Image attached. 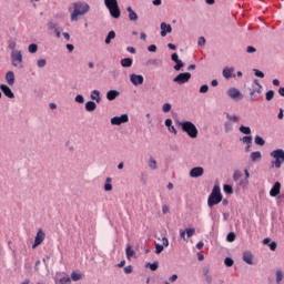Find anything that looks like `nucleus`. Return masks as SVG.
I'll return each mask as SVG.
<instances>
[{
    "instance_id": "nucleus-1",
    "label": "nucleus",
    "mask_w": 284,
    "mask_h": 284,
    "mask_svg": "<svg viewBox=\"0 0 284 284\" xmlns=\"http://www.w3.org/2000/svg\"><path fill=\"white\" fill-rule=\"evenodd\" d=\"M73 12L71 13V21H79V17H83L90 12V4L88 2H75L73 3Z\"/></svg>"
},
{
    "instance_id": "nucleus-2",
    "label": "nucleus",
    "mask_w": 284,
    "mask_h": 284,
    "mask_svg": "<svg viewBox=\"0 0 284 284\" xmlns=\"http://www.w3.org/2000/svg\"><path fill=\"white\" fill-rule=\"evenodd\" d=\"M270 156L274 159V161H271V168H275L276 170H281L283 163H284V150L283 149H276L270 153Z\"/></svg>"
},
{
    "instance_id": "nucleus-3",
    "label": "nucleus",
    "mask_w": 284,
    "mask_h": 284,
    "mask_svg": "<svg viewBox=\"0 0 284 284\" xmlns=\"http://www.w3.org/2000/svg\"><path fill=\"white\" fill-rule=\"evenodd\" d=\"M223 201V195L221 194V187L215 185L209 195L207 205L209 207H214V205H219Z\"/></svg>"
},
{
    "instance_id": "nucleus-4",
    "label": "nucleus",
    "mask_w": 284,
    "mask_h": 284,
    "mask_svg": "<svg viewBox=\"0 0 284 284\" xmlns=\"http://www.w3.org/2000/svg\"><path fill=\"white\" fill-rule=\"evenodd\" d=\"M183 132H186L191 139H196L199 136V129L196 125L190 121H184L179 123Z\"/></svg>"
},
{
    "instance_id": "nucleus-5",
    "label": "nucleus",
    "mask_w": 284,
    "mask_h": 284,
    "mask_svg": "<svg viewBox=\"0 0 284 284\" xmlns=\"http://www.w3.org/2000/svg\"><path fill=\"white\" fill-rule=\"evenodd\" d=\"M104 6L108 8L113 19H119L121 17V9L119 8V1L104 0Z\"/></svg>"
},
{
    "instance_id": "nucleus-6",
    "label": "nucleus",
    "mask_w": 284,
    "mask_h": 284,
    "mask_svg": "<svg viewBox=\"0 0 284 284\" xmlns=\"http://www.w3.org/2000/svg\"><path fill=\"white\" fill-rule=\"evenodd\" d=\"M11 63L13 65V68H23V53H21V51H12L11 52Z\"/></svg>"
},
{
    "instance_id": "nucleus-7",
    "label": "nucleus",
    "mask_w": 284,
    "mask_h": 284,
    "mask_svg": "<svg viewBox=\"0 0 284 284\" xmlns=\"http://www.w3.org/2000/svg\"><path fill=\"white\" fill-rule=\"evenodd\" d=\"M191 79H192V73L184 72V73L178 74L173 79V83H178V85H183V84L187 83Z\"/></svg>"
},
{
    "instance_id": "nucleus-8",
    "label": "nucleus",
    "mask_w": 284,
    "mask_h": 284,
    "mask_svg": "<svg viewBox=\"0 0 284 284\" xmlns=\"http://www.w3.org/2000/svg\"><path fill=\"white\" fill-rule=\"evenodd\" d=\"M226 94L230 97V99H233V101H241L243 99V93H241V91L236 88L229 89Z\"/></svg>"
},
{
    "instance_id": "nucleus-9",
    "label": "nucleus",
    "mask_w": 284,
    "mask_h": 284,
    "mask_svg": "<svg viewBox=\"0 0 284 284\" xmlns=\"http://www.w3.org/2000/svg\"><path fill=\"white\" fill-rule=\"evenodd\" d=\"M130 121V116L128 114H122L120 116H113L111 119V125H123V123H128Z\"/></svg>"
},
{
    "instance_id": "nucleus-10",
    "label": "nucleus",
    "mask_w": 284,
    "mask_h": 284,
    "mask_svg": "<svg viewBox=\"0 0 284 284\" xmlns=\"http://www.w3.org/2000/svg\"><path fill=\"white\" fill-rule=\"evenodd\" d=\"M43 241H45V232H43V229H39L32 248L34 250L36 247H39Z\"/></svg>"
},
{
    "instance_id": "nucleus-11",
    "label": "nucleus",
    "mask_w": 284,
    "mask_h": 284,
    "mask_svg": "<svg viewBox=\"0 0 284 284\" xmlns=\"http://www.w3.org/2000/svg\"><path fill=\"white\" fill-rule=\"evenodd\" d=\"M203 174H205V169L202 166H195L190 171L191 179H199V176H203Z\"/></svg>"
},
{
    "instance_id": "nucleus-12",
    "label": "nucleus",
    "mask_w": 284,
    "mask_h": 284,
    "mask_svg": "<svg viewBox=\"0 0 284 284\" xmlns=\"http://www.w3.org/2000/svg\"><path fill=\"white\" fill-rule=\"evenodd\" d=\"M132 85H143L144 78L141 74L132 73L130 75Z\"/></svg>"
},
{
    "instance_id": "nucleus-13",
    "label": "nucleus",
    "mask_w": 284,
    "mask_h": 284,
    "mask_svg": "<svg viewBox=\"0 0 284 284\" xmlns=\"http://www.w3.org/2000/svg\"><path fill=\"white\" fill-rule=\"evenodd\" d=\"M160 29H161V37H168V34L172 32V26L165 22H162L160 24Z\"/></svg>"
},
{
    "instance_id": "nucleus-14",
    "label": "nucleus",
    "mask_w": 284,
    "mask_h": 284,
    "mask_svg": "<svg viewBox=\"0 0 284 284\" xmlns=\"http://www.w3.org/2000/svg\"><path fill=\"white\" fill-rule=\"evenodd\" d=\"M1 92H3L4 97H8V99H14V93L12 92V89L8 87L7 84L0 85Z\"/></svg>"
},
{
    "instance_id": "nucleus-15",
    "label": "nucleus",
    "mask_w": 284,
    "mask_h": 284,
    "mask_svg": "<svg viewBox=\"0 0 284 284\" xmlns=\"http://www.w3.org/2000/svg\"><path fill=\"white\" fill-rule=\"evenodd\" d=\"M146 65H153V68H163V60L161 59H149Z\"/></svg>"
},
{
    "instance_id": "nucleus-16",
    "label": "nucleus",
    "mask_w": 284,
    "mask_h": 284,
    "mask_svg": "<svg viewBox=\"0 0 284 284\" xmlns=\"http://www.w3.org/2000/svg\"><path fill=\"white\" fill-rule=\"evenodd\" d=\"M281 194V182H275L270 191V196H278Z\"/></svg>"
},
{
    "instance_id": "nucleus-17",
    "label": "nucleus",
    "mask_w": 284,
    "mask_h": 284,
    "mask_svg": "<svg viewBox=\"0 0 284 284\" xmlns=\"http://www.w3.org/2000/svg\"><path fill=\"white\" fill-rule=\"evenodd\" d=\"M243 261L244 263H247V265H253L254 264V255H252V252L246 251L243 253Z\"/></svg>"
},
{
    "instance_id": "nucleus-18",
    "label": "nucleus",
    "mask_w": 284,
    "mask_h": 284,
    "mask_svg": "<svg viewBox=\"0 0 284 284\" xmlns=\"http://www.w3.org/2000/svg\"><path fill=\"white\" fill-rule=\"evenodd\" d=\"M90 98L92 101H95L97 103H101V92L99 90L91 91Z\"/></svg>"
},
{
    "instance_id": "nucleus-19",
    "label": "nucleus",
    "mask_w": 284,
    "mask_h": 284,
    "mask_svg": "<svg viewBox=\"0 0 284 284\" xmlns=\"http://www.w3.org/2000/svg\"><path fill=\"white\" fill-rule=\"evenodd\" d=\"M126 12H129V19L130 21H139V14H136L134 12V10L132 9V7H128L126 8Z\"/></svg>"
},
{
    "instance_id": "nucleus-20",
    "label": "nucleus",
    "mask_w": 284,
    "mask_h": 284,
    "mask_svg": "<svg viewBox=\"0 0 284 284\" xmlns=\"http://www.w3.org/2000/svg\"><path fill=\"white\" fill-rule=\"evenodd\" d=\"M121 93L116 90H110L109 92H106V99L108 101H114V99H116V97H119Z\"/></svg>"
},
{
    "instance_id": "nucleus-21",
    "label": "nucleus",
    "mask_w": 284,
    "mask_h": 284,
    "mask_svg": "<svg viewBox=\"0 0 284 284\" xmlns=\"http://www.w3.org/2000/svg\"><path fill=\"white\" fill-rule=\"evenodd\" d=\"M6 81H7L8 85H14V72H12V71L7 72Z\"/></svg>"
},
{
    "instance_id": "nucleus-22",
    "label": "nucleus",
    "mask_w": 284,
    "mask_h": 284,
    "mask_svg": "<svg viewBox=\"0 0 284 284\" xmlns=\"http://www.w3.org/2000/svg\"><path fill=\"white\" fill-rule=\"evenodd\" d=\"M233 73H234V68H224L222 71L224 79H232Z\"/></svg>"
},
{
    "instance_id": "nucleus-23",
    "label": "nucleus",
    "mask_w": 284,
    "mask_h": 284,
    "mask_svg": "<svg viewBox=\"0 0 284 284\" xmlns=\"http://www.w3.org/2000/svg\"><path fill=\"white\" fill-rule=\"evenodd\" d=\"M85 110H87V112H94V110H97V102H94V101H88L87 103H85Z\"/></svg>"
},
{
    "instance_id": "nucleus-24",
    "label": "nucleus",
    "mask_w": 284,
    "mask_h": 284,
    "mask_svg": "<svg viewBox=\"0 0 284 284\" xmlns=\"http://www.w3.org/2000/svg\"><path fill=\"white\" fill-rule=\"evenodd\" d=\"M132 63H134L132 58H124L121 60L122 68H132Z\"/></svg>"
},
{
    "instance_id": "nucleus-25",
    "label": "nucleus",
    "mask_w": 284,
    "mask_h": 284,
    "mask_svg": "<svg viewBox=\"0 0 284 284\" xmlns=\"http://www.w3.org/2000/svg\"><path fill=\"white\" fill-rule=\"evenodd\" d=\"M245 179L240 181V185L245 187V185H248L250 183V171L247 169L244 170Z\"/></svg>"
},
{
    "instance_id": "nucleus-26",
    "label": "nucleus",
    "mask_w": 284,
    "mask_h": 284,
    "mask_svg": "<svg viewBox=\"0 0 284 284\" xmlns=\"http://www.w3.org/2000/svg\"><path fill=\"white\" fill-rule=\"evenodd\" d=\"M112 39H116V32L114 31H110L104 40V42L106 43V45H110V43H112Z\"/></svg>"
},
{
    "instance_id": "nucleus-27",
    "label": "nucleus",
    "mask_w": 284,
    "mask_h": 284,
    "mask_svg": "<svg viewBox=\"0 0 284 284\" xmlns=\"http://www.w3.org/2000/svg\"><path fill=\"white\" fill-rule=\"evenodd\" d=\"M263 158L260 151H255L251 153V161L255 163V161H258Z\"/></svg>"
},
{
    "instance_id": "nucleus-28",
    "label": "nucleus",
    "mask_w": 284,
    "mask_h": 284,
    "mask_svg": "<svg viewBox=\"0 0 284 284\" xmlns=\"http://www.w3.org/2000/svg\"><path fill=\"white\" fill-rule=\"evenodd\" d=\"M104 191L112 192V178H106L105 184H104Z\"/></svg>"
},
{
    "instance_id": "nucleus-29",
    "label": "nucleus",
    "mask_w": 284,
    "mask_h": 284,
    "mask_svg": "<svg viewBox=\"0 0 284 284\" xmlns=\"http://www.w3.org/2000/svg\"><path fill=\"white\" fill-rule=\"evenodd\" d=\"M283 277H284L283 271L276 270V272H275L276 284H280L283 281Z\"/></svg>"
},
{
    "instance_id": "nucleus-30",
    "label": "nucleus",
    "mask_w": 284,
    "mask_h": 284,
    "mask_svg": "<svg viewBox=\"0 0 284 284\" xmlns=\"http://www.w3.org/2000/svg\"><path fill=\"white\" fill-rule=\"evenodd\" d=\"M126 258L131 260L134 256V250H132V245L128 244L125 248Z\"/></svg>"
},
{
    "instance_id": "nucleus-31",
    "label": "nucleus",
    "mask_w": 284,
    "mask_h": 284,
    "mask_svg": "<svg viewBox=\"0 0 284 284\" xmlns=\"http://www.w3.org/2000/svg\"><path fill=\"white\" fill-rule=\"evenodd\" d=\"M226 114V119L227 121H230V123H239L240 119L237 115H232L230 113H225Z\"/></svg>"
},
{
    "instance_id": "nucleus-32",
    "label": "nucleus",
    "mask_w": 284,
    "mask_h": 284,
    "mask_svg": "<svg viewBox=\"0 0 284 284\" xmlns=\"http://www.w3.org/2000/svg\"><path fill=\"white\" fill-rule=\"evenodd\" d=\"M148 165L150 168V170H158V164H156V160H154L153 158L149 159Z\"/></svg>"
},
{
    "instance_id": "nucleus-33",
    "label": "nucleus",
    "mask_w": 284,
    "mask_h": 284,
    "mask_svg": "<svg viewBox=\"0 0 284 284\" xmlns=\"http://www.w3.org/2000/svg\"><path fill=\"white\" fill-rule=\"evenodd\" d=\"M39 50V45H37V43H32L28 47V51L30 52V54H37Z\"/></svg>"
},
{
    "instance_id": "nucleus-34",
    "label": "nucleus",
    "mask_w": 284,
    "mask_h": 284,
    "mask_svg": "<svg viewBox=\"0 0 284 284\" xmlns=\"http://www.w3.org/2000/svg\"><path fill=\"white\" fill-rule=\"evenodd\" d=\"M232 130H234V124H232V122H230L229 120L224 123V132H232Z\"/></svg>"
},
{
    "instance_id": "nucleus-35",
    "label": "nucleus",
    "mask_w": 284,
    "mask_h": 284,
    "mask_svg": "<svg viewBox=\"0 0 284 284\" xmlns=\"http://www.w3.org/2000/svg\"><path fill=\"white\" fill-rule=\"evenodd\" d=\"M82 278H83V275L81 273H78V272L71 273V280H73L74 282L81 281Z\"/></svg>"
},
{
    "instance_id": "nucleus-36",
    "label": "nucleus",
    "mask_w": 284,
    "mask_h": 284,
    "mask_svg": "<svg viewBox=\"0 0 284 284\" xmlns=\"http://www.w3.org/2000/svg\"><path fill=\"white\" fill-rule=\"evenodd\" d=\"M241 176H243V173H241V171H234L233 181H235V183H239V181H241Z\"/></svg>"
},
{
    "instance_id": "nucleus-37",
    "label": "nucleus",
    "mask_w": 284,
    "mask_h": 284,
    "mask_svg": "<svg viewBox=\"0 0 284 284\" xmlns=\"http://www.w3.org/2000/svg\"><path fill=\"white\" fill-rule=\"evenodd\" d=\"M240 132H242V134H252V129H250V126L241 125Z\"/></svg>"
},
{
    "instance_id": "nucleus-38",
    "label": "nucleus",
    "mask_w": 284,
    "mask_h": 284,
    "mask_svg": "<svg viewBox=\"0 0 284 284\" xmlns=\"http://www.w3.org/2000/svg\"><path fill=\"white\" fill-rule=\"evenodd\" d=\"M176 64L173 67V69L179 72L181 71V68H184L185 67V63H183L182 60H178V62H175Z\"/></svg>"
},
{
    "instance_id": "nucleus-39",
    "label": "nucleus",
    "mask_w": 284,
    "mask_h": 284,
    "mask_svg": "<svg viewBox=\"0 0 284 284\" xmlns=\"http://www.w3.org/2000/svg\"><path fill=\"white\" fill-rule=\"evenodd\" d=\"M146 267H150L151 272H156L159 270V262L148 263Z\"/></svg>"
},
{
    "instance_id": "nucleus-40",
    "label": "nucleus",
    "mask_w": 284,
    "mask_h": 284,
    "mask_svg": "<svg viewBox=\"0 0 284 284\" xmlns=\"http://www.w3.org/2000/svg\"><path fill=\"white\" fill-rule=\"evenodd\" d=\"M223 190H224L225 194H234V189H232V185L225 184L223 186Z\"/></svg>"
},
{
    "instance_id": "nucleus-41",
    "label": "nucleus",
    "mask_w": 284,
    "mask_h": 284,
    "mask_svg": "<svg viewBox=\"0 0 284 284\" xmlns=\"http://www.w3.org/2000/svg\"><path fill=\"white\" fill-rule=\"evenodd\" d=\"M226 241H229V243H234V241H236V234H234V232L229 233Z\"/></svg>"
},
{
    "instance_id": "nucleus-42",
    "label": "nucleus",
    "mask_w": 284,
    "mask_h": 284,
    "mask_svg": "<svg viewBox=\"0 0 284 284\" xmlns=\"http://www.w3.org/2000/svg\"><path fill=\"white\" fill-rule=\"evenodd\" d=\"M72 283V280L70 278V276H64L62 278L59 280V283L57 284H69Z\"/></svg>"
},
{
    "instance_id": "nucleus-43",
    "label": "nucleus",
    "mask_w": 284,
    "mask_h": 284,
    "mask_svg": "<svg viewBox=\"0 0 284 284\" xmlns=\"http://www.w3.org/2000/svg\"><path fill=\"white\" fill-rule=\"evenodd\" d=\"M48 28H49V30L57 31V30H59V24L57 22L50 21V22H48Z\"/></svg>"
},
{
    "instance_id": "nucleus-44",
    "label": "nucleus",
    "mask_w": 284,
    "mask_h": 284,
    "mask_svg": "<svg viewBox=\"0 0 284 284\" xmlns=\"http://www.w3.org/2000/svg\"><path fill=\"white\" fill-rule=\"evenodd\" d=\"M255 144L263 146V145H265V140H263L260 135H256L255 136Z\"/></svg>"
},
{
    "instance_id": "nucleus-45",
    "label": "nucleus",
    "mask_w": 284,
    "mask_h": 284,
    "mask_svg": "<svg viewBox=\"0 0 284 284\" xmlns=\"http://www.w3.org/2000/svg\"><path fill=\"white\" fill-rule=\"evenodd\" d=\"M243 143H246V145H252V135H245L242 138Z\"/></svg>"
},
{
    "instance_id": "nucleus-46",
    "label": "nucleus",
    "mask_w": 284,
    "mask_h": 284,
    "mask_svg": "<svg viewBox=\"0 0 284 284\" xmlns=\"http://www.w3.org/2000/svg\"><path fill=\"white\" fill-rule=\"evenodd\" d=\"M38 68H45L48 65V61L45 59H40L37 61Z\"/></svg>"
},
{
    "instance_id": "nucleus-47",
    "label": "nucleus",
    "mask_w": 284,
    "mask_h": 284,
    "mask_svg": "<svg viewBox=\"0 0 284 284\" xmlns=\"http://www.w3.org/2000/svg\"><path fill=\"white\" fill-rule=\"evenodd\" d=\"M224 264L226 265V267H232L234 265V260H232V257H226L224 260Z\"/></svg>"
},
{
    "instance_id": "nucleus-48",
    "label": "nucleus",
    "mask_w": 284,
    "mask_h": 284,
    "mask_svg": "<svg viewBox=\"0 0 284 284\" xmlns=\"http://www.w3.org/2000/svg\"><path fill=\"white\" fill-rule=\"evenodd\" d=\"M185 232H186L187 239H191V236H194V234H196L195 229H186Z\"/></svg>"
},
{
    "instance_id": "nucleus-49",
    "label": "nucleus",
    "mask_w": 284,
    "mask_h": 284,
    "mask_svg": "<svg viewBox=\"0 0 284 284\" xmlns=\"http://www.w3.org/2000/svg\"><path fill=\"white\" fill-rule=\"evenodd\" d=\"M253 72H254L255 77H258V79H265V73H263L258 69H254Z\"/></svg>"
},
{
    "instance_id": "nucleus-50",
    "label": "nucleus",
    "mask_w": 284,
    "mask_h": 284,
    "mask_svg": "<svg viewBox=\"0 0 284 284\" xmlns=\"http://www.w3.org/2000/svg\"><path fill=\"white\" fill-rule=\"evenodd\" d=\"M172 110V104L170 103H164L163 106H162V112H170Z\"/></svg>"
},
{
    "instance_id": "nucleus-51",
    "label": "nucleus",
    "mask_w": 284,
    "mask_h": 284,
    "mask_svg": "<svg viewBox=\"0 0 284 284\" xmlns=\"http://www.w3.org/2000/svg\"><path fill=\"white\" fill-rule=\"evenodd\" d=\"M209 90H210V87L207 84H203L200 88V94H206V92H209Z\"/></svg>"
},
{
    "instance_id": "nucleus-52",
    "label": "nucleus",
    "mask_w": 284,
    "mask_h": 284,
    "mask_svg": "<svg viewBox=\"0 0 284 284\" xmlns=\"http://www.w3.org/2000/svg\"><path fill=\"white\" fill-rule=\"evenodd\" d=\"M75 103H85V98L82 94L75 97Z\"/></svg>"
},
{
    "instance_id": "nucleus-53",
    "label": "nucleus",
    "mask_w": 284,
    "mask_h": 284,
    "mask_svg": "<svg viewBox=\"0 0 284 284\" xmlns=\"http://www.w3.org/2000/svg\"><path fill=\"white\" fill-rule=\"evenodd\" d=\"M163 250H164V246L162 244H155V254H161Z\"/></svg>"
},
{
    "instance_id": "nucleus-54",
    "label": "nucleus",
    "mask_w": 284,
    "mask_h": 284,
    "mask_svg": "<svg viewBox=\"0 0 284 284\" xmlns=\"http://www.w3.org/2000/svg\"><path fill=\"white\" fill-rule=\"evenodd\" d=\"M274 99V91L270 90L266 92V101H272Z\"/></svg>"
},
{
    "instance_id": "nucleus-55",
    "label": "nucleus",
    "mask_w": 284,
    "mask_h": 284,
    "mask_svg": "<svg viewBox=\"0 0 284 284\" xmlns=\"http://www.w3.org/2000/svg\"><path fill=\"white\" fill-rule=\"evenodd\" d=\"M202 274H203L204 277L210 276V266H204L202 268Z\"/></svg>"
},
{
    "instance_id": "nucleus-56",
    "label": "nucleus",
    "mask_w": 284,
    "mask_h": 284,
    "mask_svg": "<svg viewBox=\"0 0 284 284\" xmlns=\"http://www.w3.org/2000/svg\"><path fill=\"white\" fill-rule=\"evenodd\" d=\"M278 244H276V242H271L268 244V247L272 252H276V247H277Z\"/></svg>"
},
{
    "instance_id": "nucleus-57",
    "label": "nucleus",
    "mask_w": 284,
    "mask_h": 284,
    "mask_svg": "<svg viewBox=\"0 0 284 284\" xmlns=\"http://www.w3.org/2000/svg\"><path fill=\"white\" fill-rule=\"evenodd\" d=\"M197 45H200L201 48H203V45H205V39L203 37L199 38Z\"/></svg>"
},
{
    "instance_id": "nucleus-58",
    "label": "nucleus",
    "mask_w": 284,
    "mask_h": 284,
    "mask_svg": "<svg viewBox=\"0 0 284 284\" xmlns=\"http://www.w3.org/2000/svg\"><path fill=\"white\" fill-rule=\"evenodd\" d=\"M246 52H247L248 54H254V52H256V48H254V47H247V48H246Z\"/></svg>"
},
{
    "instance_id": "nucleus-59",
    "label": "nucleus",
    "mask_w": 284,
    "mask_h": 284,
    "mask_svg": "<svg viewBox=\"0 0 284 284\" xmlns=\"http://www.w3.org/2000/svg\"><path fill=\"white\" fill-rule=\"evenodd\" d=\"M162 245H163V247H168L170 245V240H168V237H163Z\"/></svg>"
},
{
    "instance_id": "nucleus-60",
    "label": "nucleus",
    "mask_w": 284,
    "mask_h": 284,
    "mask_svg": "<svg viewBox=\"0 0 284 284\" xmlns=\"http://www.w3.org/2000/svg\"><path fill=\"white\" fill-rule=\"evenodd\" d=\"M171 60L174 61V63H176L178 61H181V60L179 59V54H178V53H173V54L171 55Z\"/></svg>"
},
{
    "instance_id": "nucleus-61",
    "label": "nucleus",
    "mask_w": 284,
    "mask_h": 284,
    "mask_svg": "<svg viewBox=\"0 0 284 284\" xmlns=\"http://www.w3.org/2000/svg\"><path fill=\"white\" fill-rule=\"evenodd\" d=\"M14 48H17V42L10 41L9 42V50H14Z\"/></svg>"
},
{
    "instance_id": "nucleus-62",
    "label": "nucleus",
    "mask_w": 284,
    "mask_h": 284,
    "mask_svg": "<svg viewBox=\"0 0 284 284\" xmlns=\"http://www.w3.org/2000/svg\"><path fill=\"white\" fill-rule=\"evenodd\" d=\"M168 212H170V206H168V205L164 204V205L162 206V213H163V214H168Z\"/></svg>"
},
{
    "instance_id": "nucleus-63",
    "label": "nucleus",
    "mask_w": 284,
    "mask_h": 284,
    "mask_svg": "<svg viewBox=\"0 0 284 284\" xmlns=\"http://www.w3.org/2000/svg\"><path fill=\"white\" fill-rule=\"evenodd\" d=\"M148 50H149V52H156V47H155V44L149 45V47H148Z\"/></svg>"
},
{
    "instance_id": "nucleus-64",
    "label": "nucleus",
    "mask_w": 284,
    "mask_h": 284,
    "mask_svg": "<svg viewBox=\"0 0 284 284\" xmlns=\"http://www.w3.org/2000/svg\"><path fill=\"white\" fill-rule=\"evenodd\" d=\"M124 273L132 274V265L124 267Z\"/></svg>"
}]
</instances>
